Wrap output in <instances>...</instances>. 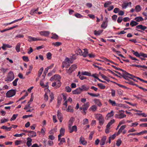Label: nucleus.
Here are the masks:
<instances>
[{
	"mask_svg": "<svg viewBox=\"0 0 147 147\" xmlns=\"http://www.w3.org/2000/svg\"><path fill=\"white\" fill-rule=\"evenodd\" d=\"M123 78L125 80H129V79L133 80L134 81L137 82V81L134 78H136V77L132 74H130L127 72H125L123 74Z\"/></svg>",
	"mask_w": 147,
	"mask_h": 147,
	"instance_id": "f257e3e1",
	"label": "nucleus"
},
{
	"mask_svg": "<svg viewBox=\"0 0 147 147\" xmlns=\"http://www.w3.org/2000/svg\"><path fill=\"white\" fill-rule=\"evenodd\" d=\"M124 112L122 110L119 111L117 112V113L115 115V117L119 119H121L125 117L126 115L124 114Z\"/></svg>",
	"mask_w": 147,
	"mask_h": 147,
	"instance_id": "f03ea898",
	"label": "nucleus"
},
{
	"mask_svg": "<svg viewBox=\"0 0 147 147\" xmlns=\"http://www.w3.org/2000/svg\"><path fill=\"white\" fill-rule=\"evenodd\" d=\"M14 78V73L12 71H10L8 73L5 81H11Z\"/></svg>",
	"mask_w": 147,
	"mask_h": 147,
	"instance_id": "7ed1b4c3",
	"label": "nucleus"
},
{
	"mask_svg": "<svg viewBox=\"0 0 147 147\" xmlns=\"http://www.w3.org/2000/svg\"><path fill=\"white\" fill-rule=\"evenodd\" d=\"M60 79H58L57 78L56 79L54 82L52 83V86L53 87H54L55 86H56V88H59L61 85V82L60 80Z\"/></svg>",
	"mask_w": 147,
	"mask_h": 147,
	"instance_id": "20e7f679",
	"label": "nucleus"
},
{
	"mask_svg": "<svg viewBox=\"0 0 147 147\" xmlns=\"http://www.w3.org/2000/svg\"><path fill=\"white\" fill-rule=\"evenodd\" d=\"M112 67H113L114 68H115V69L118 70H120L123 71V73L121 74V73L119 72L118 71H114V72H115V73H117L120 76H119V77L121 78V77L123 78L124 76L123 74L125 72H126L125 71L119 68H117V67H116L114 65H112Z\"/></svg>",
	"mask_w": 147,
	"mask_h": 147,
	"instance_id": "39448f33",
	"label": "nucleus"
},
{
	"mask_svg": "<svg viewBox=\"0 0 147 147\" xmlns=\"http://www.w3.org/2000/svg\"><path fill=\"white\" fill-rule=\"evenodd\" d=\"M16 93V91L15 90H10L6 93V96L8 97H11L15 95Z\"/></svg>",
	"mask_w": 147,
	"mask_h": 147,
	"instance_id": "423d86ee",
	"label": "nucleus"
},
{
	"mask_svg": "<svg viewBox=\"0 0 147 147\" xmlns=\"http://www.w3.org/2000/svg\"><path fill=\"white\" fill-rule=\"evenodd\" d=\"M28 40L29 42L42 40V39L37 38L33 37L30 36H28Z\"/></svg>",
	"mask_w": 147,
	"mask_h": 147,
	"instance_id": "0eeeda50",
	"label": "nucleus"
},
{
	"mask_svg": "<svg viewBox=\"0 0 147 147\" xmlns=\"http://www.w3.org/2000/svg\"><path fill=\"white\" fill-rule=\"evenodd\" d=\"M131 7V2L129 3L124 2L122 5V7L123 9H126L128 6Z\"/></svg>",
	"mask_w": 147,
	"mask_h": 147,
	"instance_id": "6e6552de",
	"label": "nucleus"
},
{
	"mask_svg": "<svg viewBox=\"0 0 147 147\" xmlns=\"http://www.w3.org/2000/svg\"><path fill=\"white\" fill-rule=\"evenodd\" d=\"M57 78L58 79H61V77L60 75L58 74H56L52 77L51 78L50 80L51 81H53L54 80L55 81V80Z\"/></svg>",
	"mask_w": 147,
	"mask_h": 147,
	"instance_id": "1a4fd4ad",
	"label": "nucleus"
},
{
	"mask_svg": "<svg viewBox=\"0 0 147 147\" xmlns=\"http://www.w3.org/2000/svg\"><path fill=\"white\" fill-rule=\"evenodd\" d=\"M49 34V32L48 31H42L40 32V34L41 35L45 36H48Z\"/></svg>",
	"mask_w": 147,
	"mask_h": 147,
	"instance_id": "9d476101",
	"label": "nucleus"
},
{
	"mask_svg": "<svg viewBox=\"0 0 147 147\" xmlns=\"http://www.w3.org/2000/svg\"><path fill=\"white\" fill-rule=\"evenodd\" d=\"M28 135L30 137H35L36 135V133L33 131H29Z\"/></svg>",
	"mask_w": 147,
	"mask_h": 147,
	"instance_id": "9b49d317",
	"label": "nucleus"
},
{
	"mask_svg": "<svg viewBox=\"0 0 147 147\" xmlns=\"http://www.w3.org/2000/svg\"><path fill=\"white\" fill-rule=\"evenodd\" d=\"M69 129L70 133H71L74 131L76 132L77 130V127L76 125H74L72 127H69Z\"/></svg>",
	"mask_w": 147,
	"mask_h": 147,
	"instance_id": "f8f14e48",
	"label": "nucleus"
},
{
	"mask_svg": "<svg viewBox=\"0 0 147 147\" xmlns=\"http://www.w3.org/2000/svg\"><path fill=\"white\" fill-rule=\"evenodd\" d=\"M39 9V7L37 8L36 9H32L30 12V14L31 15H34V14L37 13V11Z\"/></svg>",
	"mask_w": 147,
	"mask_h": 147,
	"instance_id": "ddd939ff",
	"label": "nucleus"
},
{
	"mask_svg": "<svg viewBox=\"0 0 147 147\" xmlns=\"http://www.w3.org/2000/svg\"><path fill=\"white\" fill-rule=\"evenodd\" d=\"M81 90L80 87L77 88L75 90L72 91V93L74 94H78L82 92Z\"/></svg>",
	"mask_w": 147,
	"mask_h": 147,
	"instance_id": "4468645a",
	"label": "nucleus"
},
{
	"mask_svg": "<svg viewBox=\"0 0 147 147\" xmlns=\"http://www.w3.org/2000/svg\"><path fill=\"white\" fill-rule=\"evenodd\" d=\"M80 88L82 92L83 91H85L88 90L89 89V86H87L86 85H82Z\"/></svg>",
	"mask_w": 147,
	"mask_h": 147,
	"instance_id": "2eb2a0df",
	"label": "nucleus"
},
{
	"mask_svg": "<svg viewBox=\"0 0 147 147\" xmlns=\"http://www.w3.org/2000/svg\"><path fill=\"white\" fill-rule=\"evenodd\" d=\"M79 142L80 143L83 145H85L87 144V142L85 140V139L84 137H81L80 139Z\"/></svg>",
	"mask_w": 147,
	"mask_h": 147,
	"instance_id": "dca6fc26",
	"label": "nucleus"
},
{
	"mask_svg": "<svg viewBox=\"0 0 147 147\" xmlns=\"http://www.w3.org/2000/svg\"><path fill=\"white\" fill-rule=\"evenodd\" d=\"M136 28L137 29H141L142 30H144L147 28V27L146 26H143L142 25L140 24L137 26Z\"/></svg>",
	"mask_w": 147,
	"mask_h": 147,
	"instance_id": "f3484780",
	"label": "nucleus"
},
{
	"mask_svg": "<svg viewBox=\"0 0 147 147\" xmlns=\"http://www.w3.org/2000/svg\"><path fill=\"white\" fill-rule=\"evenodd\" d=\"M27 141L26 142V144L28 147H30L32 145L31 142L32 140L29 137H28L27 138Z\"/></svg>",
	"mask_w": 147,
	"mask_h": 147,
	"instance_id": "a211bd4d",
	"label": "nucleus"
},
{
	"mask_svg": "<svg viewBox=\"0 0 147 147\" xmlns=\"http://www.w3.org/2000/svg\"><path fill=\"white\" fill-rule=\"evenodd\" d=\"M126 125H123L121 126L117 132V135L120 134L122 132L123 130L126 128Z\"/></svg>",
	"mask_w": 147,
	"mask_h": 147,
	"instance_id": "6ab92c4d",
	"label": "nucleus"
},
{
	"mask_svg": "<svg viewBox=\"0 0 147 147\" xmlns=\"http://www.w3.org/2000/svg\"><path fill=\"white\" fill-rule=\"evenodd\" d=\"M66 111L67 112L72 113L74 112V110L73 107L70 105H69L66 109Z\"/></svg>",
	"mask_w": 147,
	"mask_h": 147,
	"instance_id": "aec40b11",
	"label": "nucleus"
},
{
	"mask_svg": "<svg viewBox=\"0 0 147 147\" xmlns=\"http://www.w3.org/2000/svg\"><path fill=\"white\" fill-rule=\"evenodd\" d=\"M106 139V136H104L102 138L100 142V145L102 146L105 144Z\"/></svg>",
	"mask_w": 147,
	"mask_h": 147,
	"instance_id": "412c9836",
	"label": "nucleus"
},
{
	"mask_svg": "<svg viewBox=\"0 0 147 147\" xmlns=\"http://www.w3.org/2000/svg\"><path fill=\"white\" fill-rule=\"evenodd\" d=\"M84 51L82 53V55H83L84 57H86L88 55V50L87 49H84Z\"/></svg>",
	"mask_w": 147,
	"mask_h": 147,
	"instance_id": "4be33fe9",
	"label": "nucleus"
},
{
	"mask_svg": "<svg viewBox=\"0 0 147 147\" xmlns=\"http://www.w3.org/2000/svg\"><path fill=\"white\" fill-rule=\"evenodd\" d=\"M89 106V103L87 102L82 105V107H84V110H86Z\"/></svg>",
	"mask_w": 147,
	"mask_h": 147,
	"instance_id": "5701e85b",
	"label": "nucleus"
},
{
	"mask_svg": "<svg viewBox=\"0 0 147 147\" xmlns=\"http://www.w3.org/2000/svg\"><path fill=\"white\" fill-rule=\"evenodd\" d=\"M115 120L114 119L111 120L107 124L106 127H107V128H110L111 125L113 124L115 122Z\"/></svg>",
	"mask_w": 147,
	"mask_h": 147,
	"instance_id": "b1692460",
	"label": "nucleus"
},
{
	"mask_svg": "<svg viewBox=\"0 0 147 147\" xmlns=\"http://www.w3.org/2000/svg\"><path fill=\"white\" fill-rule=\"evenodd\" d=\"M20 46L21 44L20 43H18L17 44L16 47V49L17 52H19L20 51Z\"/></svg>",
	"mask_w": 147,
	"mask_h": 147,
	"instance_id": "393cba45",
	"label": "nucleus"
},
{
	"mask_svg": "<svg viewBox=\"0 0 147 147\" xmlns=\"http://www.w3.org/2000/svg\"><path fill=\"white\" fill-rule=\"evenodd\" d=\"M11 47H12L9 44H3L2 48L3 50H5L6 48H10Z\"/></svg>",
	"mask_w": 147,
	"mask_h": 147,
	"instance_id": "a878e982",
	"label": "nucleus"
},
{
	"mask_svg": "<svg viewBox=\"0 0 147 147\" xmlns=\"http://www.w3.org/2000/svg\"><path fill=\"white\" fill-rule=\"evenodd\" d=\"M113 111H111L110 113H109L107 114L106 117H107V119H108V118L113 116Z\"/></svg>",
	"mask_w": 147,
	"mask_h": 147,
	"instance_id": "bb28decb",
	"label": "nucleus"
},
{
	"mask_svg": "<svg viewBox=\"0 0 147 147\" xmlns=\"http://www.w3.org/2000/svg\"><path fill=\"white\" fill-rule=\"evenodd\" d=\"M95 118L97 119L98 120L103 117L102 115L100 114H95Z\"/></svg>",
	"mask_w": 147,
	"mask_h": 147,
	"instance_id": "cd10ccee",
	"label": "nucleus"
},
{
	"mask_svg": "<svg viewBox=\"0 0 147 147\" xmlns=\"http://www.w3.org/2000/svg\"><path fill=\"white\" fill-rule=\"evenodd\" d=\"M107 21L103 22L101 25V27L104 29L107 26Z\"/></svg>",
	"mask_w": 147,
	"mask_h": 147,
	"instance_id": "c85d7f7f",
	"label": "nucleus"
},
{
	"mask_svg": "<svg viewBox=\"0 0 147 147\" xmlns=\"http://www.w3.org/2000/svg\"><path fill=\"white\" fill-rule=\"evenodd\" d=\"M142 9V8L139 5H136L135 7V10L136 12L140 11Z\"/></svg>",
	"mask_w": 147,
	"mask_h": 147,
	"instance_id": "c756f323",
	"label": "nucleus"
},
{
	"mask_svg": "<svg viewBox=\"0 0 147 147\" xmlns=\"http://www.w3.org/2000/svg\"><path fill=\"white\" fill-rule=\"evenodd\" d=\"M97 109V107L94 105L92 106L89 109V110H90L93 111H95Z\"/></svg>",
	"mask_w": 147,
	"mask_h": 147,
	"instance_id": "7c9ffc66",
	"label": "nucleus"
},
{
	"mask_svg": "<svg viewBox=\"0 0 147 147\" xmlns=\"http://www.w3.org/2000/svg\"><path fill=\"white\" fill-rule=\"evenodd\" d=\"M94 101L96 104L98 106L100 107L101 105L102 104L101 103L99 99H95L94 100Z\"/></svg>",
	"mask_w": 147,
	"mask_h": 147,
	"instance_id": "2f4dec72",
	"label": "nucleus"
},
{
	"mask_svg": "<svg viewBox=\"0 0 147 147\" xmlns=\"http://www.w3.org/2000/svg\"><path fill=\"white\" fill-rule=\"evenodd\" d=\"M135 20L138 22L142 21L144 20L143 18L139 16L135 18Z\"/></svg>",
	"mask_w": 147,
	"mask_h": 147,
	"instance_id": "473e14b6",
	"label": "nucleus"
},
{
	"mask_svg": "<svg viewBox=\"0 0 147 147\" xmlns=\"http://www.w3.org/2000/svg\"><path fill=\"white\" fill-rule=\"evenodd\" d=\"M109 102L113 106H117V104L116 103L115 101H113L111 99H109Z\"/></svg>",
	"mask_w": 147,
	"mask_h": 147,
	"instance_id": "72a5a7b5",
	"label": "nucleus"
},
{
	"mask_svg": "<svg viewBox=\"0 0 147 147\" xmlns=\"http://www.w3.org/2000/svg\"><path fill=\"white\" fill-rule=\"evenodd\" d=\"M57 115L58 119L62 118V114L59 110L57 111Z\"/></svg>",
	"mask_w": 147,
	"mask_h": 147,
	"instance_id": "f704fd0d",
	"label": "nucleus"
},
{
	"mask_svg": "<svg viewBox=\"0 0 147 147\" xmlns=\"http://www.w3.org/2000/svg\"><path fill=\"white\" fill-rule=\"evenodd\" d=\"M138 24V23L137 22L134 21H132L130 23V25L132 27L136 26Z\"/></svg>",
	"mask_w": 147,
	"mask_h": 147,
	"instance_id": "c9c22d12",
	"label": "nucleus"
},
{
	"mask_svg": "<svg viewBox=\"0 0 147 147\" xmlns=\"http://www.w3.org/2000/svg\"><path fill=\"white\" fill-rule=\"evenodd\" d=\"M65 132V130L64 129L61 128L60 131V134L59 135H60L61 136H63Z\"/></svg>",
	"mask_w": 147,
	"mask_h": 147,
	"instance_id": "e433bc0d",
	"label": "nucleus"
},
{
	"mask_svg": "<svg viewBox=\"0 0 147 147\" xmlns=\"http://www.w3.org/2000/svg\"><path fill=\"white\" fill-rule=\"evenodd\" d=\"M81 74L82 75H83L88 76H91V74L90 73H89L87 71L82 72Z\"/></svg>",
	"mask_w": 147,
	"mask_h": 147,
	"instance_id": "4c0bfd02",
	"label": "nucleus"
},
{
	"mask_svg": "<svg viewBox=\"0 0 147 147\" xmlns=\"http://www.w3.org/2000/svg\"><path fill=\"white\" fill-rule=\"evenodd\" d=\"M65 61L69 63H72L73 62L71 59H69L67 57L66 58Z\"/></svg>",
	"mask_w": 147,
	"mask_h": 147,
	"instance_id": "58836bf2",
	"label": "nucleus"
},
{
	"mask_svg": "<svg viewBox=\"0 0 147 147\" xmlns=\"http://www.w3.org/2000/svg\"><path fill=\"white\" fill-rule=\"evenodd\" d=\"M98 120L99 121V124L100 125H102L103 124L104 121V117H102V118L100 119H99Z\"/></svg>",
	"mask_w": 147,
	"mask_h": 147,
	"instance_id": "ea45409f",
	"label": "nucleus"
},
{
	"mask_svg": "<svg viewBox=\"0 0 147 147\" xmlns=\"http://www.w3.org/2000/svg\"><path fill=\"white\" fill-rule=\"evenodd\" d=\"M102 31L98 30L97 31L96 30H95L94 31V34L96 35H99L102 33Z\"/></svg>",
	"mask_w": 147,
	"mask_h": 147,
	"instance_id": "a19ab883",
	"label": "nucleus"
},
{
	"mask_svg": "<svg viewBox=\"0 0 147 147\" xmlns=\"http://www.w3.org/2000/svg\"><path fill=\"white\" fill-rule=\"evenodd\" d=\"M132 52L136 57H140V53H139L137 51L135 52L134 50H132Z\"/></svg>",
	"mask_w": 147,
	"mask_h": 147,
	"instance_id": "79ce46f5",
	"label": "nucleus"
},
{
	"mask_svg": "<svg viewBox=\"0 0 147 147\" xmlns=\"http://www.w3.org/2000/svg\"><path fill=\"white\" fill-rule=\"evenodd\" d=\"M52 34H53V36L51 37L52 39H56L58 38V36L56 34L52 33Z\"/></svg>",
	"mask_w": 147,
	"mask_h": 147,
	"instance_id": "37998d69",
	"label": "nucleus"
},
{
	"mask_svg": "<svg viewBox=\"0 0 147 147\" xmlns=\"http://www.w3.org/2000/svg\"><path fill=\"white\" fill-rule=\"evenodd\" d=\"M111 4V2L110 1H107L106 2L104 5V6L105 7H108V6Z\"/></svg>",
	"mask_w": 147,
	"mask_h": 147,
	"instance_id": "c03bdc74",
	"label": "nucleus"
},
{
	"mask_svg": "<svg viewBox=\"0 0 147 147\" xmlns=\"http://www.w3.org/2000/svg\"><path fill=\"white\" fill-rule=\"evenodd\" d=\"M136 115L139 116L142 115L143 117H147V115L144 113H136Z\"/></svg>",
	"mask_w": 147,
	"mask_h": 147,
	"instance_id": "a18cd8bd",
	"label": "nucleus"
},
{
	"mask_svg": "<svg viewBox=\"0 0 147 147\" xmlns=\"http://www.w3.org/2000/svg\"><path fill=\"white\" fill-rule=\"evenodd\" d=\"M98 86L102 89H103L105 88V86L102 83L98 84Z\"/></svg>",
	"mask_w": 147,
	"mask_h": 147,
	"instance_id": "49530a36",
	"label": "nucleus"
},
{
	"mask_svg": "<svg viewBox=\"0 0 147 147\" xmlns=\"http://www.w3.org/2000/svg\"><path fill=\"white\" fill-rule=\"evenodd\" d=\"M47 58L48 59H51V58L52 54L50 52L47 53L46 55Z\"/></svg>",
	"mask_w": 147,
	"mask_h": 147,
	"instance_id": "de8ad7c7",
	"label": "nucleus"
},
{
	"mask_svg": "<svg viewBox=\"0 0 147 147\" xmlns=\"http://www.w3.org/2000/svg\"><path fill=\"white\" fill-rule=\"evenodd\" d=\"M18 80L19 79L18 78H17L13 81L12 84L14 86H16L17 85V82Z\"/></svg>",
	"mask_w": 147,
	"mask_h": 147,
	"instance_id": "09e8293b",
	"label": "nucleus"
},
{
	"mask_svg": "<svg viewBox=\"0 0 147 147\" xmlns=\"http://www.w3.org/2000/svg\"><path fill=\"white\" fill-rule=\"evenodd\" d=\"M43 70V67L41 68L40 70L38 71V77H40L42 73V71Z\"/></svg>",
	"mask_w": 147,
	"mask_h": 147,
	"instance_id": "8fccbe9b",
	"label": "nucleus"
},
{
	"mask_svg": "<svg viewBox=\"0 0 147 147\" xmlns=\"http://www.w3.org/2000/svg\"><path fill=\"white\" fill-rule=\"evenodd\" d=\"M101 76L105 80H106L107 81L109 82L110 81L109 78L104 75H101Z\"/></svg>",
	"mask_w": 147,
	"mask_h": 147,
	"instance_id": "3c124183",
	"label": "nucleus"
},
{
	"mask_svg": "<svg viewBox=\"0 0 147 147\" xmlns=\"http://www.w3.org/2000/svg\"><path fill=\"white\" fill-rule=\"evenodd\" d=\"M76 51L77 53L78 54L82 55V51L80 49H77L76 50Z\"/></svg>",
	"mask_w": 147,
	"mask_h": 147,
	"instance_id": "603ef678",
	"label": "nucleus"
},
{
	"mask_svg": "<svg viewBox=\"0 0 147 147\" xmlns=\"http://www.w3.org/2000/svg\"><path fill=\"white\" fill-rule=\"evenodd\" d=\"M61 98H58L57 100V108L59 107L61 104Z\"/></svg>",
	"mask_w": 147,
	"mask_h": 147,
	"instance_id": "864d4df0",
	"label": "nucleus"
},
{
	"mask_svg": "<svg viewBox=\"0 0 147 147\" xmlns=\"http://www.w3.org/2000/svg\"><path fill=\"white\" fill-rule=\"evenodd\" d=\"M70 67L73 71L77 68V65L75 64L72 65Z\"/></svg>",
	"mask_w": 147,
	"mask_h": 147,
	"instance_id": "5fc2aeb1",
	"label": "nucleus"
},
{
	"mask_svg": "<svg viewBox=\"0 0 147 147\" xmlns=\"http://www.w3.org/2000/svg\"><path fill=\"white\" fill-rule=\"evenodd\" d=\"M18 115V114L13 115L12 117L10 119L11 121L15 120L16 119V118L17 117Z\"/></svg>",
	"mask_w": 147,
	"mask_h": 147,
	"instance_id": "6e6d98bb",
	"label": "nucleus"
},
{
	"mask_svg": "<svg viewBox=\"0 0 147 147\" xmlns=\"http://www.w3.org/2000/svg\"><path fill=\"white\" fill-rule=\"evenodd\" d=\"M67 73L69 74H71L73 71V70L70 67L68 69L66 70Z\"/></svg>",
	"mask_w": 147,
	"mask_h": 147,
	"instance_id": "4d7b16f0",
	"label": "nucleus"
},
{
	"mask_svg": "<svg viewBox=\"0 0 147 147\" xmlns=\"http://www.w3.org/2000/svg\"><path fill=\"white\" fill-rule=\"evenodd\" d=\"M88 123V120L87 119H84L83 121V125H86Z\"/></svg>",
	"mask_w": 147,
	"mask_h": 147,
	"instance_id": "13d9d810",
	"label": "nucleus"
},
{
	"mask_svg": "<svg viewBox=\"0 0 147 147\" xmlns=\"http://www.w3.org/2000/svg\"><path fill=\"white\" fill-rule=\"evenodd\" d=\"M88 94L93 97H98L99 96V94H94L92 93H90V92H88Z\"/></svg>",
	"mask_w": 147,
	"mask_h": 147,
	"instance_id": "bf43d9fd",
	"label": "nucleus"
},
{
	"mask_svg": "<svg viewBox=\"0 0 147 147\" xmlns=\"http://www.w3.org/2000/svg\"><path fill=\"white\" fill-rule=\"evenodd\" d=\"M141 57L147 58V54L142 52L140 53V57Z\"/></svg>",
	"mask_w": 147,
	"mask_h": 147,
	"instance_id": "052dcab7",
	"label": "nucleus"
},
{
	"mask_svg": "<svg viewBox=\"0 0 147 147\" xmlns=\"http://www.w3.org/2000/svg\"><path fill=\"white\" fill-rule=\"evenodd\" d=\"M122 142L121 141L120 139H119L118 140L116 143V145L118 146H119Z\"/></svg>",
	"mask_w": 147,
	"mask_h": 147,
	"instance_id": "680f3d73",
	"label": "nucleus"
},
{
	"mask_svg": "<svg viewBox=\"0 0 147 147\" xmlns=\"http://www.w3.org/2000/svg\"><path fill=\"white\" fill-rule=\"evenodd\" d=\"M61 44V43L59 42H56L55 43H53L52 45L55 46H59Z\"/></svg>",
	"mask_w": 147,
	"mask_h": 147,
	"instance_id": "e2e57ef3",
	"label": "nucleus"
},
{
	"mask_svg": "<svg viewBox=\"0 0 147 147\" xmlns=\"http://www.w3.org/2000/svg\"><path fill=\"white\" fill-rule=\"evenodd\" d=\"M22 59L23 60L25 61L28 62L29 61V59L27 56H23L22 57Z\"/></svg>",
	"mask_w": 147,
	"mask_h": 147,
	"instance_id": "0e129e2a",
	"label": "nucleus"
},
{
	"mask_svg": "<svg viewBox=\"0 0 147 147\" xmlns=\"http://www.w3.org/2000/svg\"><path fill=\"white\" fill-rule=\"evenodd\" d=\"M57 128L53 129L50 131L49 133L50 134H53L54 132H56L57 131Z\"/></svg>",
	"mask_w": 147,
	"mask_h": 147,
	"instance_id": "69168bd1",
	"label": "nucleus"
},
{
	"mask_svg": "<svg viewBox=\"0 0 147 147\" xmlns=\"http://www.w3.org/2000/svg\"><path fill=\"white\" fill-rule=\"evenodd\" d=\"M66 91L68 92H70L71 91V88L69 86H67L65 87Z\"/></svg>",
	"mask_w": 147,
	"mask_h": 147,
	"instance_id": "338daca9",
	"label": "nucleus"
},
{
	"mask_svg": "<svg viewBox=\"0 0 147 147\" xmlns=\"http://www.w3.org/2000/svg\"><path fill=\"white\" fill-rule=\"evenodd\" d=\"M75 16L77 18H81L83 17V16H82L80 14L77 13H76L75 15Z\"/></svg>",
	"mask_w": 147,
	"mask_h": 147,
	"instance_id": "774afa93",
	"label": "nucleus"
}]
</instances>
